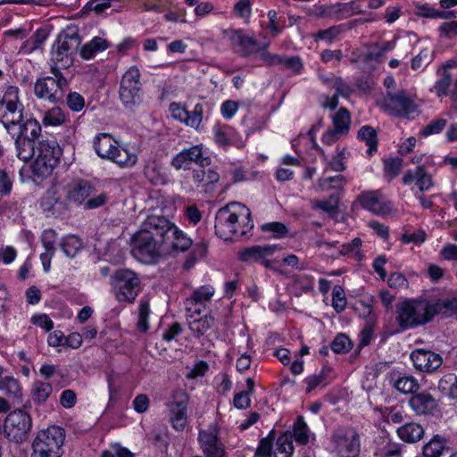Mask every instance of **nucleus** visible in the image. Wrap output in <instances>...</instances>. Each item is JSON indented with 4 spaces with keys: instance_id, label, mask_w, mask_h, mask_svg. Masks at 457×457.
Masks as SVG:
<instances>
[{
    "instance_id": "obj_40",
    "label": "nucleus",
    "mask_w": 457,
    "mask_h": 457,
    "mask_svg": "<svg viewBox=\"0 0 457 457\" xmlns=\"http://www.w3.org/2000/svg\"><path fill=\"white\" fill-rule=\"evenodd\" d=\"M357 139L364 142L368 146L366 154L368 156H373L378 152V138L377 130L370 125H363L357 133Z\"/></svg>"
},
{
    "instance_id": "obj_46",
    "label": "nucleus",
    "mask_w": 457,
    "mask_h": 457,
    "mask_svg": "<svg viewBox=\"0 0 457 457\" xmlns=\"http://www.w3.org/2000/svg\"><path fill=\"white\" fill-rule=\"evenodd\" d=\"M361 246L362 240L360 237H354L350 242L342 244L338 253L342 256L352 258L356 262H361L364 258Z\"/></svg>"
},
{
    "instance_id": "obj_1",
    "label": "nucleus",
    "mask_w": 457,
    "mask_h": 457,
    "mask_svg": "<svg viewBox=\"0 0 457 457\" xmlns=\"http://www.w3.org/2000/svg\"><path fill=\"white\" fill-rule=\"evenodd\" d=\"M162 237L160 215L147 216L140 228L131 237L132 256L145 264L157 263L164 255Z\"/></svg>"
},
{
    "instance_id": "obj_26",
    "label": "nucleus",
    "mask_w": 457,
    "mask_h": 457,
    "mask_svg": "<svg viewBox=\"0 0 457 457\" xmlns=\"http://www.w3.org/2000/svg\"><path fill=\"white\" fill-rule=\"evenodd\" d=\"M415 181L418 187L416 192L425 193L434 187L432 176L424 165H419L415 170H407L403 176V183L410 186Z\"/></svg>"
},
{
    "instance_id": "obj_48",
    "label": "nucleus",
    "mask_w": 457,
    "mask_h": 457,
    "mask_svg": "<svg viewBox=\"0 0 457 457\" xmlns=\"http://www.w3.org/2000/svg\"><path fill=\"white\" fill-rule=\"evenodd\" d=\"M333 129L339 135L347 134L350 130L351 114L347 108L340 107L332 118Z\"/></svg>"
},
{
    "instance_id": "obj_25",
    "label": "nucleus",
    "mask_w": 457,
    "mask_h": 457,
    "mask_svg": "<svg viewBox=\"0 0 457 457\" xmlns=\"http://www.w3.org/2000/svg\"><path fill=\"white\" fill-rule=\"evenodd\" d=\"M96 192V187L90 181L78 179L70 186L67 199L77 206L84 207L88 197Z\"/></svg>"
},
{
    "instance_id": "obj_42",
    "label": "nucleus",
    "mask_w": 457,
    "mask_h": 457,
    "mask_svg": "<svg viewBox=\"0 0 457 457\" xmlns=\"http://www.w3.org/2000/svg\"><path fill=\"white\" fill-rule=\"evenodd\" d=\"M13 139L18 159L24 162H29L36 154V140L37 138L19 137Z\"/></svg>"
},
{
    "instance_id": "obj_24",
    "label": "nucleus",
    "mask_w": 457,
    "mask_h": 457,
    "mask_svg": "<svg viewBox=\"0 0 457 457\" xmlns=\"http://www.w3.org/2000/svg\"><path fill=\"white\" fill-rule=\"evenodd\" d=\"M386 380L398 392L412 395L420 386L418 380L406 372L393 370L386 374Z\"/></svg>"
},
{
    "instance_id": "obj_58",
    "label": "nucleus",
    "mask_w": 457,
    "mask_h": 457,
    "mask_svg": "<svg viewBox=\"0 0 457 457\" xmlns=\"http://www.w3.org/2000/svg\"><path fill=\"white\" fill-rule=\"evenodd\" d=\"M346 303L344 287L340 285H336L332 290V307L337 313H341L345 310Z\"/></svg>"
},
{
    "instance_id": "obj_43",
    "label": "nucleus",
    "mask_w": 457,
    "mask_h": 457,
    "mask_svg": "<svg viewBox=\"0 0 457 457\" xmlns=\"http://www.w3.org/2000/svg\"><path fill=\"white\" fill-rule=\"evenodd\" d=\"M0 390L12 397L14 403H22V387L19 379L10 376L1 378Z\"/></svg>"
},
{
    "instance_id": "obj_17",
    "label": "nucleus",
    "mask_w": 457,
    "mask_h": 457,
    "mask_svg": "<svg viewBox=\"0 0 457 457\" xmlns=\"http://www.w3.org/2000/svg\"><path fill=\"white\" fill-rule=\"evenodd\" d=\"M39 206L47 218H61L67 214L69 206L54 187L48 188L39 199Z\"/></svg>"
},
{
    "instance_id": "obj_31",
    "label": "nucleus",
    "mask_w": 457,
    "mask_h": 457,
    "mask_svg": "<svg viewBox=\"0 0 457 457\" xmlns=\"http://www.w3.org/2000/svg\"><path fill=\"white\" fill-rule=\"evenodd\" d=\"M63 151L56 140H41L38 142L37 155L36 158H42L47 163L57 167L60 163Z\"/></svg>"
},
{
    "instance_id": "obj_47",
    "label": "nucleus",
    "mask_w": 457,
    "mask_h": 457,
    "mask_svg": "<svg viewBox=\"0 0 457 457\" xmlns=\"http://www.w3.org/2000/svg\"><path fill=\"white\" fill-rule=\"evenodd\" d=\"M294 442L289 432L283 431L276 439L274 457H292L295 452Z\"/></svg>"
},
{
    "instance_id": "obj_35",
    "label": "nucleus",
    "mask_w": 457,
    "mask_h": 457,
    "mask_svg": "<svg viewBox=\"0 0 457 457\" xmlns=\"http://www.w3.org/2000/svg\"><path fill=\"white\" fill-rule=\"evenodd\" d=\"M192 179L197 187H203L204 191H210L219 181L220 175L212 169L204 170V167H201L193 171Z\"/></svg>"
},
{
    "instance_id": "obj_54",
    "label": "nucleus",
    "mask_w": 457,
    "mask_h": 457,
    "mask_svg": "<svg viewBox=\"0 0 457 457\" xmlns=\"http://www.w3.org/2000/svg\"><path fill=\"white\" fill-rule=\"evenodd\" d=\"M261 230L263 233H270V237L274 239H283L287 237L289 229L286 224L280 221L266 222L261 225Z\"/></svg>"
},
{
    "instance_id": "obj_28",
    "label": "nucleus",
    "mask_w": 457,
    "mask_h": 457,
    "mask_svg": "<svg viewBox=\"0 0 457 457\" xmlns=\"http://www.w3.org/2000/svg\"><path fill=\"white\" fill-rule=\"evenodd\" d=\"M58 239V234L54 228H46L43 230L40 241L45 249L39 256L43 270L48 273L51 270V262L56 252V241Z\"/></svg>"
},
{
    "instance_id": "obj_2",
    "label": "nucleus",
    "mask_w": 457,
    "mask_h": 457,
    "mask_svg": "<svg viewBox=\"0 0 457 457\" xmlns=\"http://www.w3.org/2000/svg\"><path fill=\"white\" fill-rule=\"evenodd\" d=\"M251 211L244 204L231 203L220 208L215 216V234L224 241H236L251 235Z\"/></svg>"
},
{
    "instance_id": "obj_29",
    "label": "nucleus",
    "mask_w": 457,
    "mask_h": 457,
    "mask_svg": "<svg viewBox=\"0 0 457 457\" xmlns=\"http://www.w3.org/2000/svg\"><path fill=\"white\" fill-rule=\"evenodd\" d=\"M278 246L277 245H252L239 250L237 258L242 262H260L265 258L271 256Z\"/></svg>"
},
{
    "instance_id": "obj_21",
    "label": "nucleus",
    "mask_w": 457,
    "mask_h": 457,
    "mask_svg": "<svg viewBox=\"0 0 457 457\" xmlns=\"http://www.w3.org/2000/svg\"><path fill=\"white\" fill-rule=\"evenodd\" d=\"M230 40L242 57H249L269 47L268 43L261 45L254 37L248 36L242 29L235 30Z\"/></svg>"
},
{
    "instance_id": "obj_45",
    "label": "nucleus",
    "mask_w": 457,
    "mask_h": 457,
    "mask_svg": "<svg viewBox=\"0 0 457 457\" xmlns=\"http://www.w3.org/2000/svg\"><path fill=\"white\" fill-rule=\"evenodd\" d=\"M60 248L65 256L72 259L83 248L82 240L76 235L69 234L61 238Z\"/></svg>"
},
{
    "instance_id": "obj_53",
    "label": "nucleus",
    "mask_w": 457,
    "mask_h": 457,
    "mask_svg": "<svg viewBox=\"0 0 457 457\" xmlns=\"http://www.w3.org/2000/svg\"><path fill=\"white\" fill-rule=\"evenodd\" d=\"M347 180L345 177L341 174L330 177H323L318 180V186L321 191H328L331 189L341 191L344 189Z\"/></svg>"
},
{
    "instance_id": "obj_49",
    "label": "nucleus",
    "mask_w": 457,
    "mask_h": 457,
    "mask_svg": "<svg viewBox=\"0 0 457 457\" xmlns=\"http://www.w3.org/2000/svg\"><path fill=\"white\" fill-rule=\"evenodd\" d=\"M353 341L343 332L337 333L329 344L330 350L336 354L348 353L353 349Z\"/></svg>"
},
{
    "instance_id": "obj_15",
    "label": "nucleus",
    "mask_w": 457,
    "mask_h": 457,
    "mask_svg": "<svg viewBox=\"0 0 457 457\" xmlns=\"http://www.w3.org/2000/svg\"><path fill=\"white\" fill-rule=\"evenodd\" d=\"M353 204L375 215H386L391 211V203L383 200L379 189L363 190L355 198Z\"/></svg>"
},
{
    "instance_id": "obj_6",
    "label": "nucleus",
    "mask_w": 457,
    "mask_h": 457,
    "mask_svg": "<svg viewBox=\"0 0 457 457\" xmlns=\"http://www.w3.org/2000/svg\"><path fill=\"white\" fill-rule=\"evenodd\" d=\"M31 408V401L27 400L22 408L9 411L4 421V436L12 442L22 443L28 438L32 428V418L28 410Z\"/></svg>"
},
{
    "instance_id": "obj_12",
    "label": "nucleus",
    "mask_w": 457,
    "mask_h": 457,
    "mask_svg": "<svg viewBox=\"0 0 457 457\" xmlns=\"http://www.w3.org/2000/svg\"><path fill=\"white\" fill-rule=\"evenodd\" d=\"M141 72L137 66L129 67L123 74L119 88L120 100L128 110H133L142 103Z\"/></svg>"
},
{
    "instance_id": "obj_10",
    "label": "nucleus",
    "mask_w": 457,
    "mask_h": 457,
    "mask_svg": "<svg viewBox=\"0 0 457 457\" xmlns=\"http://www.w3.org/2000/svg\"><path fill=\"white\" fill-rule=\"evenodd\" d=\"M160 222L163 235L162 243L164 255L185 253L191 249L193 239L186 232L162 215H160Z\"/></svg>"
},
{
    "instance_id": "obj_9",
    "label": "nucleus",
    "mask_w": 457,
    "mask_h": 457,
    "mask_svg": "<svg viewBox=\"0 0 457 457\" xmlns=\"http://www.w3.org/2000/svg\"><path fill=\"white\" fill-rule=\"evenodd\" d=\"M81 38L77 32L72 34L67 32L59 33L52 46L53 65H56L62 70H66L72 66L74 56L77 54Z\"/></svg>"
},
{
    "instance_id": "obj_64",
    "label": "nucleus",
    "mask_w": 457,
    "mask_h": 457,
    "mask_svg": "<svg viewBox=\"0 0 457 457\" xmlns=\"http://www.w3.org/2000/svg\"><path fill=\"white\" fill-rule=\"evenodd\" d=\"M403 168V160L400 157H392L384 162L385 174L392 179L397 177Z\"/></svg>"
},
{
    "instance_id": "obj_44",
    "label": "nucleus",
    "mask_w": 457,
    "mask_h": 457,
    "mask_svg": "<svg viewBox=\"0 0 457 457\" xmlns=\"http://www.w3.org/2000/svg\"><path fill=\"white\" fill-rule=\"evenodd\" d=\"M56 167L43 161L42 158H36L31 165V179L33 182L39 185L44 179L52 176Z\"/></svg>"
},
{
    "instance_id": "obj_11",
    "label": "nucleus",
    "mask_w": 457,
    "mask_h": 457,
    "mask_svg": "<svg viewBox=\"0 0 457 457\" xmlns=\"http://www.w3.org/2000/svg\"><path fill=\"white\" fill-rule=\"evenodd\" d=\"M330 441L340 457H359L361 437L353 426H338L331 433Z\"/></svg>"
},
{
    "instance_id": "obj_37",
    "label": "nucleus",
    "mask_w": 457,
    "mask_h": 457,
    "mask_svg": "<svg viewBox=\"0 0 457 457\" xmlns=\"http://www.w3.org/2000/svg\"><path fill=\"white\" fill-rule=\"evenodd\" d=\"M110 46L111 44L106 39L96 36L80 47L79 55L83 60L89 61L94 59L96 54L105 51Z\"/></svg>"
},
{
    "instance_id": "obj_22",
    "label": "nucleus",
    "mask_w": 457,
    "mask_h": 457,
    "mask_svg": "<svg viewBox=\"0 0 457 457\" xmlns=\"http://www.w3.org/2000/svg\"><path fill=\"white\" fill-rule=\"evenodd\" d=\"M210 161L209 157H204L202 146L195 145L188 148H184L175 154L170 163L172 167L179 170L180 169H187L193 162L204 167V165H208Z\"/></svg>"
},
{
    "instance_id": "obj_5",
    "label": "nucleus",
    "mask_w": 457,
    "mask_h": 457,
    "mask_svg": "<svg viewBox=\"0 0 457 457\" xmlns=\"http://www.w3.org/2000/svg\"><path fill=\"white\" fill-rule=\"evenodd\" d=\"M109 283L115 299L120 303H133L142 291L140 275L129 268L115 270Z\"/></svg>"
},
{
    "instance_id": "obj_8",
    "label": "nucleus",
    "mask_w": 457,
    "mask_h": 457,
    "mask_svg": "<svg viewBox=\"0 0 457 457\" xmlns=\"http://www.w3.org/2000/svg\"><path fill=\"white\" fill-rule=\"evenodd\" d=\"M25 112L21 89L15 85H6L0 96V124L9 131Z\"/></svg>"
},
{
    "instance_id": "obj_3",
    "label": "nucleus",
    "mask_w": 457,
    "mask_h": 457,
    "mask_svg": "<svg viewBox=\"0 0 457 457\" xmlns=\"http://www.w3.org/2000/svg\"><path fill=\"white\" fill-rule=\"evenodd\" d=\"M428 304L429 300L421 297L399 303L395 317L399 331H407L431 322L434 310Z\"/></svg>"
},
{
    "instance_id": "obj_39",
    "label": "nucleus",
    "mask_w": 457,
    "mask_h": 457,
    "mask_svg": "<svg viewBox=\"0 0 457 457\" xmlns=\"http://www.w3.org/2000/svg\"><path fill=\"white\" fill-rule=\"evenodd\" d=\"M448 449V440L445 436L436 434L423 445L422 455L423 457H441Z\"/></svg>"
},
{
    "instance_id": "obj_33",
    "label": "nucleus",
    "mask_w": 457,
    "mask_h": 457,
    "mask_svg": "<svg viewBox=\"0 0 457 457\" xmlns=\"http://www.w3.org/2000/svg\"><path fill=\"white\" fill-rule=\"evenodd\" d=\"M144 174L154 186L166 185L169 175L166 169L156 161H148L144 168Z\"/></svg>"
},
{
    "instance_id": "obj_51",
    "label": "nucleus",
    "mask_w": 457,
    "mask_h": 457,
    "mask_svg": "<svg viewBox=\"0 0 457 457\" xmlns=\"http://www.w3.org/2000/svg\"><path fill=\"white\" fill-rule=\"evenodd\" d=\"M355 4V1H350L345 4L338 2L334 5L320 4L316 6V15L320 18H328L331 17L333 13L352 11Z\"/></svg>"
},
{
    "instance_id": "obj_34",
    "label": "nucleus",
    "mask_w": 457,
    "mask_h": 457,
    "mask_svg": "<svg viewBox=\"0 0 457 457\" xmlns=\"http://www.w3.org/2000/svg\"><path fill=\"white\" fill-rule=\"evenodd\" d=\"M187 322L194 337L199 339L211 328L214 318L209 313H204L202 317L191 315L187 316Z\"/></svg>"
},
{
    "instance_id": "obj_20",
    "label": "nucleus",
    "mask_w": 457,
    "mask_h": 457,
    "mask_svg": "<svg viewBox=\"0 0 457 457\" xmlns=\"http://www.w3.org/2000/svg\"><path fill=\"white\" fill-rule=\"evenodd\" d=\"M416 370L431 374L436 371L443 364L442 356L434 351L417 348L410 355Z\"/></svg>"
},
{
    "instance_id": "obj_63",
    "label": "nucleus",
    "mask_w": 457,
    "mask_h": 457,
    "mask_svg": "<svg viewBox=\"0 0 457 457\" xmlns=\"http://www.w3.org/2000/svg\"><path fill=\"white\" fill-rule=\"evenodd\" d=\"M452 83L451 74L445 71L443 76L435 82L434 88L438 97L446 96L449 94V87Z\"/></svg>"
},
{
    "instance_id": "obj_62",
    "label": "nucleus",
    "mask_w": 457,
    "mask_h": 457,
    "mask_svg": "<svg viewBox=\"0 0 457 457\" xmlns=\"http://www.w3.org/2000/svg\"><path fill=\"white\" fill-rule=\"evenodd\" d=\"M382 457H403V445L389 439L380 449Z\"/></svg>"
},
{
    "instance_id": "obj_19",
    "label": "nucleus",
    "mask_w": 457,
    "mask_h": 457,
    "mask_svg": "<svg viewBox=\"0 0 457 457\" xmlns=\"http://www.w3.org/2000/svg\"><path fill=\"white\" fill-rule=\"evenodd\" d=\"M408 405L417 416H435L438 411V400L427 389H419L408 400Z\"/></svg>"
},
{
    "instance_id": "obj_13",
    "label": "nucleus",
    "mask_w": 457,
    "mask_h": 457,
    "mask_svg": "<svg viewBox=\"0 0 457 457\" xmlns=\"http://www.w3.org/2000/svg\"><path fill=\"white\" fill-rule=\"evenodd\" d=\"M220 434V427L217 422L199 430L197 441L204 457H228Z\"/></svg>"
},
{
    "instance_id": "obj_30",
    "label": "nucleus",
    "mask_w": 457,
    "mask_h": 457,
    "mask_svg": "<svg viewBox=\"0 0 457 457\" xmlns=\"http://www.w3.org/2000/svg\"><path fill=\"white\" fill-rule=\"evenodd\" d=\"M286 432H289V436L298 445L304 446L307 445L312 440H316L315 434L311 431L303 415H298L294 420L291 428L286 430Z\"/></svg>"
},
{
    "instance_id": "obj_36",
    "label": "nucleus",
    "mask_w": 457,
    "mask_h": 457,
    "mask_svg": "<svg viewBox=\"0 0 457 457\" xmlns=\"http://www.w3.org/2000/svg\"><path fill=\"white\" fill-rule=\"evenodd\" d=\"M399 438L408 444L419 442L424 436V428L416 422H407L396 430Z\"/></svg>"
},
{
    "instance_id": "obj_41",
    "label": "nucleus",
    "mask_w": 457,
    "mask_h": 457,
    "mask_svg": "<svg viewBox=\"0 0 457 457\" xmlns=\"http://www.w3.org/2000/svg\"><path fill=\"white\" fill-rule=\"evenodd\" d=\"M428 306L434 310L431 315L432 320L438 314H444L445 316L457 315V297L436 299L435 301L429 300Z\"/></svg>"
},
{
    "instance_id": "obj_4",
    "label": "nucleus",
    "mask_w": 457,
    "mask_h": 457,
    "mask_svg": "<svg viewBox=\"0 0 457 457\" xmlns=\"http://www.w3.org/2000/svg\"><path fill=\"white\" fill-rule=\"evenodd\" d=\"M49 72L52 76L37 79L33 93L37 99L49 104H62L64 93H66L71 79H67L62 69L56 65H51Z\"/></svg>"
},
{
    "instance_id": "obj_56",
    "label": "nucleus",
    "mask_w": 457,
    "mask_h": 457,
    "mask_svg": "<svg viewBox=\"0 0 457 457\" xmlns=\"http://www.w3.org/2000/svg\"><path fill=\"white\" fill-rule=\"evenodd\" d=\"M65 121L64 112L59 107L54 106L47 110L43 117V124L47 126H60Z\"/></svg>"
},
{
    "instance_id": "obj_59",
    "label": "nucleus",
    "mask_w": 457,
    "mask_h": 457,
    "mask_svg": "<svg viewBox=\"0 0 457 457\" xmlns=\"http://www.w3.org/2000/svg\"><path fill=\"white\" fill-rule=\"evenodd\" d=\"M340 202V194L338 192L332 193L328 197L322 199L317 203V207L328 213H335L338 211Z\"/></svg>"
},
{
    "instance_id": "obj_50",
    "label": "nucleus",
    "mask_w": 457,
    "mask_h": 457,
    "mask_svg": "<svg viewBox=\"0 0 457 457\" xmlns=\"http://www.w3.org/2000/svg\"><path fill=\"white\" fill-rule=\"evenodd\" d=\"M438 390L453 400L457 401V375L445 374L438 381Z\"/></svg>"
},
{
    "instance_id": "obj_23",
    "label": "nucleus",
    "mask_w": 457,
    "mask_h": 457,
    "mask_svg": "<svg viewBox=\"0 0 457 457\" xmlns=\"http://www.w3.org/2000/svg\"><path fill=\"white\" fill-rule=\"evenodd\" d=\"M15 121L13 128L6 131L12 138H38L41 134V124L31 114L25 112L21 118Z\"/></svg>"
},
{
    "instance_id": "obj_38",
    "label": "nucleus",
    "mask_w": 457,
    "mask_h": 457,
    "mask_svg": "<svg viewBox=\"0 0 457 457\" xmlns=\"http://www.w3.org/2000/svg\"><path fill=\"white\" fill-rule=\"evenodd\" d=\"M53 393V386L48 381L35 380L30 390L31 401L37 407L44 405Z\"/></svg>"
},
{
    "instance_id": "obj_60",
    "label": "nucleus",
    "mask_w": 457,
    "mask_h": 457,
    "mask_svg": "<svg viewBox=\"0 0 457 457\" xmlns=\"http://www.w3.org/2000/svg\"><path fill=\"white\" fill-rule=\"evenodd\" d=\"M13 187V176L5 169H0V201L11 195Z\"/></svg>"
},
{
    "instance_id": "obj_18",
    "label": "nucleus",
    "mask_w": 457,
    "mask_h": 457,
    "mask_svg": "<svg viewBox=\"0 0 457 457\" xmlns=\"http://www.w3.org/2000/svg\"><path fill=\"white\" fill-rule=\"evenodd\" d=\"M384 107L390 115L399 118L406 117L416 111L413 100L403 89L395 93L388 92Z\"/></svg>"
},
{
    "instance_id": "obj_7",
    "label": "nucleus",
    "mask_w": 457,
    "mask_h": 457,
    "mask_svg": "<svg viewBox=\"0 0 457 457\" xmlns=\"http://www.w3.org/2000/svg\"><path fill=\"white\" fill-rule=\"evenodd\" d=\"M96 154L101 158L117 163L120 167L131 166L136 162V156L120 146L117 140L108 133H99L93 140Z\"/></svg>"
},
{
    "instance_id": "obj_14",
    "label": "nucleus",
    "mask_w": 457,
    "mask_h": 457,
    "mask_svg": "<svg viewBox=\"0 0 457 457\" xmlns=\"http://www.w3.org/2000/svg\"><path fill=\"white\" fill-rule=\"evenodd\" d=\"M64 439V428L57 425H51L46 429L37 432L33 440L32 447L46 449L52 453L62 454V447Z\"/></svg>"
},
{
    "instance_id": "obj_57",
    "label": "nucleus",
    "mask_w": 457,
    "mask_h": 457,
    "mask_svg": "<svg viewBox=\"0 0 457 457\" xmlns=\"http://www.w3.org/2000/svg\"><path fill=\"white\" fill-rule=\"evenodd\" d=\"M342 25H334L326 29H320L313 35L314 41H325L327 44H332L336 38L342 33Z\"/></svg>"
},
{
    "instance_id": "obj_27",
    "label": "nucleus",
    "mask_w": 457,
    "mask_h": 457,
    "mask_svg": "<svg viewBox=\"0 0 457 457\" xmlns=\"http://www.w3.org/2000/svg\"><path fill=\"white\" fill-rule=\"evenodd\" d=\"M170 413V422L174 430L183 431L187 423L188 399L182 397L179 400H172L167 404Z\"/></svg>"
},
{
    "instance_id": "obj_32",
    "label": "nucleus",
    "mask_w": 457,
    "mask_h": 457,
    "mask_svg": "<svg viewBox=\"0 0 457 457\" xmlns=\"http://www.w3.org/2000/svg\"><path fill=\"white\" fill-rule=\"evenodd\" d=\"M63 151L56 140H41L38 142L37 155L36 158H42L47 163L57 167L60 163Z\"/></svg>"
},
{
    "instance_id": "obj_55",
    "label": "nucleus",
    "mask_w": 457,
    "mask_h": 457,
    "mask_svg": "<svg viewBox=\"0 0 457 457\" xmlns=\"http://www.w3.org/2000/svg\"><path fill=\"white\" fill-rule=\"evenodd\" d=\"M150 303L147 300H141L138 306V316L137 322V328L141 333L148 331L149 325V315H150Z\"/></svg>"
},
{
    "instance_id": "obj_61",
    "label": "nucleus",
    "mask_w": 457,
    "mask_h": 457,
    "mask_svg": "<svg viewBox=\"0 0 457 457\" xmlns=\"http://www.w3.org/2000/svg\"><path fill=\"white\" fill-rule=\"evenodd\" d=\"M446 125L447 120L445 119L439 118L433 120L421 129L420 135L423 137H428L432 135L439 134L445 129Z\"/></svg>"
},
{
    "instance_id": "obj_52",
    "label": "nucleus",
    "mask_w": 457,
    "mask_h": 457,
    "mask_svg": "<svg viewBox=\"0 0 457 457\" xmlns=\"http://www.w3.org/2000/svg\"><path fill=\"white\" fill-rule=\"evenodd\" d=\"M62 104H65L72 112H80L86 107V99L80 93L70 90L67 94L64 93Z\"/></svg>"
},
{
    "instance_id": "obj_16",
    "label": "nucleus",
    "mask_w": 457,
    "mask_h": 457,
    "mask_svg": "<svg viewBox=\"0 0 457 457\" xmlns=\"http://www.w3.org/2000/svg\"><path fill=\"white\" fill-rule=\"evenodd\" d=\"M169 112L173 120L198 130L204 119V105L197 103L192 111H188L185 104L172 102L169 104Z\"/></svg>"
}]
</instances>
